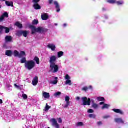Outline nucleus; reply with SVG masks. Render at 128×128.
<instances>
[{
	"label": "nucleus",
	"instance_id": "f257e3e1",
	"mask_svg": "<svg viewBox=\"0 0 128 128\" xmlns=\"http://www.w3.org/2000/svg\"><path fill=\"white\" fill-rule=\"evenodd\" d=\"M30 28L32 30V34H36V32H40V34H44V32H48V30L41 27H38V28H36V27L32 26L30 27Z\"/></svg>",
	"mask_w": 128,
	"mask_h": 128
},
{
	"label": "nucleus",
	"instance_id": "f03ea898",
	"mask_svg": "<svg viewBox=\"0 0 128 128\" xmlns=\"http://www.w3.org/2000/svg\"><path fill=\"white\" fill-rule=\"evenodd\" d=\"M36 66V62L34 60L28 61L25 64V67L28 70H32Z\"/></svg>",
	"mask_w": 128,
	"mask_h": 128
},
{
	"label": "nucleus",
	"instance_id": "7ed1b4c3",
	"mask_svg": "<svg viewBox=\"0 0 128 128\" xmlns=\"http://www.w3.org/2000/svg\"><path fill=\"white\" fill-rule=\"evenodd\" d=\"M50 70L52 74H56L58 72V66L55 64H50Z\"/></svg>",
	"mask_w": 128,
	"mask_h": 128
},
{
	"label": "nucleus",
	"instance_id": "20e7f679",
	"mask_svg": "<svg viewBox=\"0 0 128 128\" xmlns=\"http://www.w3.org/2000/svg\"><path fill=\"white\" fill-rule=\"evenodd\" d=\"M82 106H90L92 102L90 98L88 99L86 97H83L82 98Z\"/></svg>",
	"mask_w": 128,
	"mask_h": 128
},
{
	"label": "nucleus",
	"instance_id": "39448f33",
	"mask_svg": "<svg viewBox=\"0 0 128 128\" xmlns=\"http://www.w3.org/2000/svg\"><path fill=\"white\" fill-rule=\"evenodd\" d=\"M57 60L58 57H56V56H50L49 60L50 64H56V62Z\"/></svg>",
	"mask_w": 128,
	"mask_h": 128
},
{
	"label": "nucleus",
	"instance_id": "423d86ee",
	"mask_svg": "<svg viewBox=\"0 0 128 128\" xmlns=\"http://www.w3.org/2000/svg\"><path fill=\"white\" fill-rule=\"evenodd\" d=\"M4 32H5L6 34H8L10 32V28L0 26V34H2Z\"/></svg>",
	"mask_w": 128,
	"mask_h": 128
},
{
	"label": "nucleus",
	"instance_id": "0eeeda50",
	"mask_svg": "<svg viewBox=\"0 0 128 128\" xmlns=\"http://www.w3.org/2000/svg\"><path fill=\"white\" fill-rule=\"evenodd\" d=\"M40 0H33V2H34L33 8H34V10H38L42 8V7H40V6L38 4V2H40Z\"/></svg>",
	"mask_w": 128,
	"mask_h": 128
},
{
	"label": "nucleus",
	"instance_id": "6e6552de",
	"mask_svg": "<svg viewBox=\"0 0 128 128\" xmlns=\"http://www.w3.org/2000/svg\"><path fill=\"white\" fill-rule=\"evenodd\" d=\"M50 122H52L53 126H54L56 128H60V124H58L56 119L52 118L50 120Z\"/></svg>",
	"mask_w": 128,
	"mask_h": 128
},
{
	"label": "nucleus",
	"instance_id": "1a4fd4ad",
	"mask_svg": "<svg viewBox=\"0 0 128 128\" xmlns=\"http://www.w3.org/2000/svg\"><path fill=\"white\" fill-rule=\"evenodd\" d=\"M114 122L116 124H124V120L120 118H116L114 119Z\"/></svg>",
	"mask_w": 128,
	"mask_h": 128
},
{
	"label": "nucleus",
	"instance_id": "9d476101",
	"mask_svg": "<svg viewBox=\"0 0 128 128\" xmlns=\"http://www.w3.org/2000/svg\"><path fill=\"white\" fill-rule=\"evenodd\" d=\"M54 6H55V8L56 10V12H60V4L57 1H55L54 2Z\"/></svg>",
	"mask_w": 128,
	"mask_h": 128
},
{
	"label": "nucleus",
	"instance_id": "9b49d317",
	"mask_svg": "<svg viewBox=\"0 0 128 128\" xmlns=\"http://www.w3.org/2000/svg\"><path fill=\"white\" fill-rule=\"evenodd\" d=\"M47 48H50V50H52V52L56 51V45L52 44H48L47 46Z\"/></svg>",
	"mask_w": 128,
	"mask_h": 128
},
{
	"label": "nucleus",
	"instance_id": "f8f14e48",
	"mask_svg": "<svg viewBox=\"0 0 128 128\" xmlns=\"http://www.w3.org/2000/svg\"><path fill=\"white\" fill-rule=\"evenodd\" d=\"M112 111L114 112H116V114H119L121 116L124 115V112L120 109H113Z\"/></svg>",
	"mask_w": 128,
	"mask_h": 128
},
{
	"label": "nucleus",
	"instance_id": "ddd939ff",
	"mask_svg": "<svg viewBox=\"0 0 128 128\" xmlns=\"http://www.w3.org/2000/svg\"><path fill=\"white\" fill-rule=\"evenodd\" d=\"M38 84V76H36L32 81V84L33 86H36Z\"/></svg>",
	"mask_w": 128,
	"mask_h": 128
},
{
	"label": "nucleus",
	"instance_id": "4468645a",
	"mask_svg": "<svg viewBox=\"0 0 128 128\" xmlns=\"http://www.w3.org/2000/svg\"><path fill=\"white\" fill-rule=\"evenodd\" d=\"M42 96L45 98V100H48L50 98V93H48L46 92H42Z\"/></svg>",
	"mask_w": 128,
	"mask_h": 128
},
{
	"label": "nucleus",
	"instance_id": "2eb2a0df",
	"mask_svg": "<svg viewBox=\"0 0 128 128\" xmlns=\"http://www.w3.org/2000/svg\"><path fill=\"white\" fill-rule=\"evenodd\" d=\"M42 18L43 20H48V15L46 14H44L42 15Z\"/></svg>",
	"mask_w": 128,
	"mask_h": 128
},
{
	"label": "nucleus",
	"instance_id": "dca6fc26",
	"mask_svg": "<svg viewBox=\"0 0 128 128\" xmlns=\"http://www.w3.org/2000/svg\"><path fill=\"white\" fill-rule=\"evenodd\" d=\"M116 4H117L119 6H124V0L116 1Z\"/></svg>",
	"mask_w": 128,
	"mask_h": 128
},
{
	"label": "nucleus",
	"instance_id": "f3484780",
	"mask_svg": "<svg viewBox=\"0 0 128 128\" xmlns=\"http://www.w3.org/2000/svg\"><path fill=\"white\" fill-rule=\"evenodd\" d=\"M4 18H8V14L7 12H5L3 15L1 16L0 20H4Z\"/></svg>",
	"mask_w": 128,
	"mask_h": 128
},
{
	"label": "nucleus",
	"instance_id": "a211bd4d",
	"mask_svg": "<svg viewBox=\"0 0 128 128\" xmlns=\"http://www.w3.org/2000/svg\"><path fill=\"white\" fill-rule=\"evenodd\" d=\"M58 78L54 77V81H51L50 82V84H54V85L57 84H58Z\"/></svg>",
	"mask_w": 128,
	"mask_h": 128
},
{
	"label": "nucleus",
	"instance_id": "6ab92c4d",
	"mask_svg": "<svg viewBox=\"0 0 128 128\" xmlns=\"http://www.w3.org/2000/svg\"><path fill=\"white\" fill-rule=\"evenodd\" d=\"M12 40V36H6V42H10Z\"/></svg>",
	"mask_w": 128,
	"mask_h": 128
},
{
	"label": "nucleus",
	"instance_id": "aec40b11",
	"mask_svg": "<svg viewBox=\"0 0 128 128\" xmlns=\"http://www.w3.org/2000/svg\"><path fill=\"white\" fill-rule=\"evenodd\" d=\"M110 105L108 104H104L102 107V110H108L110 108Z\"/></svg>",
	"mask_w": 128,
	"mask_h": 128
},
{
	"label": "nucleus",
	"instance_id": "412c9836",
	"mask_svg": "<svg viewBox=\"0 0 128 128\" xmlns=\"http://www.w3.org/2000/svg\"><path fill=\"white\" fill-rule=\"evenodd\" d=\"M6 55L7 56H12V50H6Z\"/></svg>",
	"mask_w": 128,
	"mask_h": 128
},
{
	"label": "nucleus",
	"instance_id": "4be33fe9",
	"mask_svg": "<svg viewBox=\"0 0 128 128\" xmlns=\"http://www.w3.org/2000/svg\"><path fill=\"white\" fill-rule=\"evenodd\" d=\"M6 5L8 6H14V2H8V1H6Z\"/></svg>",
	"mask_w": 128,
	"mask_h": 128
},
{
	"label": "nucleus",
	"instance_id": "5701e85b",
	"mask_svg": "<svg viewBox=\"0 0 128 128\" xmlns=\"http://www.w3.org/2000/svg\"><path fill=\"white\" fill-rule=\"evenodd\" d=\"M26 52L24 51H21L19 54V58H22V56H25Z\"/></svg>",
	"mask_w": 128,
	"mask_h": 128
},
{
	"label": "nucleus",
	"instance_id": "b1692460",
	"mask_svg": "<svg viewBox=\"0 0 128 128\" xmlns=\"http://www.w3.org/2000/svg\"><path fill=\"white\" fill-rule=\"evenodd\" d=\"M65 84H66V86H72V82L71 80H67L65 82Z\"/></svg>",
	"mask_w": 128,
	"mask_h": 128
},
{
	"label": "nucleus",
	"instance_id": "393cba45",
	"mask_svg": "<svg viewBox=\"0 0 128 128\" xmlns=\"http://www.w3.org/2000/svg\"><path fill=\"white\" fill-rule=\"evenodd\" d=\"M6 88L7 90H8V92H11V90H12V86H10V84H7L6 86Z\"/></svg>",
	"mask_w": 128,
	"mask_h": 128
},
{
	"label": "nucleus",
	"instance_id": "a878e982",
	"mask_svg": "<svg viewBox=\"0 0 128 128\" xmlns=\"http://www.w3.org/2000/svg\"><path fill=\"white\" fill-rule=\"evenodd\" d=\"M92 108H94V110H98V105L96 103H92Z\"/></svg>",
	"mask_w": 128,
	"mask_h": 128
},
{
	"label": "nucleus",
	"instance_id": "bb28decb",
	"mask_svg": "<svg viewBox=\"0 0 128 128\" xmlns=\"http://www.w3.org/2000/svg\"><path fill=\"white\" fill-rule=\"evenodd\" d=\"M107 2L108 4H116V0H108Z\"/></svg>",
	"mask_w": 128,
	"mask_h": 128
},
{
	"label": "nucleus",
	"instance_id": "cd10ccee",
	"mask_svg": "<svg viewBox=\"0 0 128 128\" xmlns=\"http://www.w3.org/2000/svg\"><path fill=\"white\" fill-rule=\"evenodd\" d=\"M62 56H64V52H58V57L60 58Z\"/></svg>",
	"mask_w": 128,
	"mask_h": 128
},
{
	"label": "nucleus",
	"instance_id": "c85d7f7f",
	"mask_svg": "<svg viewBox=\"0 0 128 128\" xmlns=\"http://www.w3.org/2000/svg\"><path fill=\"white\" fill-rule=\"evenodd\" d=\"M15 26H18V28H22V24H20L18 22H16L15 24Z\"/></svg>",
	"mask_w": 128,
	"mask_h": 128
},
{
	"label": "nucleus",
	"instance_id": "c756f323",
	"mask_svg": "<svg viewBox=\"0 0 128 128\" xmlns=\"http://www.w3.org/2000/svg\"><path fill=\"white\" fill-rule=\"evenodd\" d=\"M14 56L18 57L20 58V52L16 50L14 51Z\"/></svg>",
	"mask_w": 128,
	"mask_h": 128
},
{
	"label": "nucleus",
	"instance_id": "7c9ffc66",
	"mask_svg": "<svg viewBox=\"0 0 128 128\" xmlns=\"http://www.w3.org/2000/svg\"><path fill=\"white\" fill-rule=\"evenodd\" d=\"M16 36H22V31H18L16 33Z\"/></svg>",
	"mask_w": 128,
	"mask_h": 128
},
{
	"label": "nucleus",
	"instance_id": "2f4dec72",
	"mask_svg": "<svg viewBox=\"0 0 128 128\" xmlns=\"http://www.w3.org/2000/svg\"><path fill=\"white\" fill-rule=\"evenodd\" d=\"M70 102H66V104L65 105H62V106L64 108H68L70 106Z\"/></svg>",
	"mask_w": 128,
	"mask_h": 128
},
{
	"label": "nucleus",
	"instance_id": "473e14b6",
	"mask_svg": "<svg viewBox=\"0 0 128 128\" xmlns=\"http://www.w3.org/2000/svg\"><path fill=\"white\" fill-rule=\"evenodd\" d=\"M84 123L82 122H78L76 123V126L80 127V126H83Z\"/></svg>",
	"mask_w": 128,
	"mask_h": 128
},
{
	"label": "nucleus",
	"instance_id": "72a5a7b5",
	"mask_svg": "<svg viewBox=\"0 0 128 128\" xmlns=\"http://www.w3.org/2000/svg\"><path fill=\"white\" fill-rule=\"evenodd\" d=\"M28 31H22V36H24V38H26V36H28Z\"/></svg>",
	"mask_w": 128,
	"mask_h": 128
},
{
	"label": "nucleus",
	"instance_id": "f704fd0d",
	"mask_svg": "<svg viewBox=\"0 0 128 128\" xmlns=\"http://www.w3.org/2000/svg\"><path fill=\"white\" fill-rule=\"evenodd\" d=\"M64 78H65L66 80H72V78H70V75H68V74H66Z\"/></svg>",
	"mask_w": 128,
	"mask_h": 128
},
{
	"label": "nucleus",
	"instance_id": "c9c22d12",
	"mask_svg": "<svg viewBox=\"0 0 128 128\" xmlns=\"http://www.w3.org/2000/svg\"><path fill=\"white\" fill-rule=\"evenodd\" d=\"M82 92H88V86H84L82 88Z\"/></svg>",
	"mask_w": 128,
	"mask_h": 128
},
{
	"label": "nucleus",
	"instance_id": "e433bc0d",
	"mask_svg": "<svg viewBox=\"0 0 128 128\" xmlns=\"http://www.w3.org/2000/svg\"><path fill=\"white\" fill-rule=\"evenodd\" d=\"M26 62V58H24L22 59H21L20 62L21 64H26V62Z\"/></svg>",
	"mask_w": 128,
	"mask_h": 128
},
{
	"label": "nucleus",
	"instance_id": "4c0bfd02",
	"mask_svg": "<svg viewBox=\"0 0 128 128\" xmlns=\"http://www.w3.org/2000/svg\"><path fill=\"white\" fill-rule=\"evenodd\" d=\"M34 60L36 62L37 64H40V58L38 57H36L34 58Z\"/></svg>",
	"mask_w": 128,
	"mask_h": 128
},
{
	"label": "nucleus",
	"instance_id": "58836bf2",
	"mask_svg": "<svg viewBox=\"0 0 128 128\" xmlns=\"http://www.w3.org/2000/svg\"><path fill=\"white\" fill-rule=\"evenodd\" d=\"M98 102H104V98L102 97H98L97 98Z\"/></svg>",
	"mask_w": 128,
	"mask_h": 128
},
{
	"label": "nucleus",
	"instance_id": "ea45409f",
	"mask_svg": "<svg viewBox=\"0 0 128 128\" xmlns=\"http://www.w3.org/2000/svg\"><path fill=\"white\" fill-rule=\"evenodd\" d=\"M88 116L90 118H96V116L94 114H89Z\"/></svg>",
	"mask_w": 128,
	"mask_h": 128
},
{
	"label": "nucleus",
	"instance_id": "a19ab883",
	"mask_svg": "<svg viewBox=\"0 0 128 128\" xmlns=\"http://www.w3.org/2000/svg\"><path fill=\"white\" fill-rule=\"evenodd\" d=\"M62 94V92H56L54 94V96H55L56 98H58V96H60Z\"/></svg>",
	"mask_w": 128,
	"mask_h": 128
},
{
	"label": "nucleus",
	"instance_id": "79ce46f5",
	"mask_svg": "<svg viewBox=\"0 0 128 128\" xmlns=\"http://www.w3.org/2000/svg\"><path fill=\"white\" fill-rule=\"evenodd\" d=\"M70 98L68 96H66L65 98V100L66 102H70Z\"/></svg>",
	"mask_w": 128,
	"mask_h": 128
},
{
	"label": "nucleus",
	"instance_id": "37998d69",
	"mask_svg": "<svg viewBox=\"0 0 128 128\" xmlns=\"http://www.w3.org/2000/svg\"><path fill=\"white\" fill-rule=\"evenodd\" d=\"M32 24H34V25H36L38 24V20H34L32 22Z\"/></svg>",
	"mask_w": 128,
	"mask_h": 128
},
{
	"label": "nucleus",
	"instance_id": "c03bdc74",
	"mask_svg": "<svg viewBox=\"0 0 128 128\" xmlns=\"http://www.w3.org/2000/svg\"><path fill=\"white\" fill-rule=\"evenodd\" d=\"M50 106H48V104H46V107L45 108V112H48V110H50Z\"/></svg>",
	"mask_w": 128,
	"mask_h": 128
},
{
	"label": "nucleus",
	"instance_id": "a18cd8bd",
	"mask_svg": "<svg viewBox=\"0 0 128 128\" xmlns=\"http://www.w3.org/2000/svg\"><path fill=\"white\" fill-rule=\"evenodd\" d=\"M110 115H106L103 116V118L104 120H108V118H110Z\"/></svg>",
	"mask_w": 128,
	"mask_h": 128
},
{
	"label": "nucleus",
	"instance_id": "49530a36",
	"mask_svg": "<svg viewBox=\"0 0 128 128\" xmlns=\"http://www.w3.org/2000/svg\"><path fill=\"white\" fill-rule=\"evenodd\" d=\"M88 114H94V111L92 109H89L88 111Z\"/></svg>",
	"mask_w": 128,
	"mask_h": 128
},
{
	"label": "nucleus",
	"instance_id": "de8ad7c7",
	"mask_svg": "<svg viewBox=\"0 0 128 128\" xmlns=\"http://www.w3.org/2000/svg\"><path fill=\"white\" fill-rule=\"evenodd\" d=\"M22 98H24V100H28V96L26 94H23L22 95Z\"/></svg>",
	"mask_w": 128,
	"mask_h": 128
},
{
	"label": "nucleus",
	"instance_id": "09e8293b",
	"mask_svg": "<svg viewBox=\"0 0 128 128\" xmlns=\"http://www.w3.org/2000/svg\"><path fill=\"white\" fill-rule=\"evenodd\" d=\"M102 18H104V20H108V15H104L102 16Z\"/></svg>",
	"mask_w": 128,
	"mask_h": 128
},
{
	"label": "nucleus",
	"instance_id": "8fccbe9b",
	"mask_svg": "<svg viewBox=\"0 0 128 128\" xmlns=\"http://www.w3.org/2000/svg\"><path fill=\"white\" fill-rule=\"evenodd\" d=\"M14 86L16 88H18V90H20V86H18L16 84H14Z\"/></svg>",
	"mask_w": 128,
	"mask_h": 128
},
{
	"label": "nucleus",
	"instance_id": "3c124183",
	"mask_svg": "<svg viewBox=\"0 0 128 128\" xmlns=\"http://www.w3.org/2000/svg\"><path fill=\"white\" fill-rule=\"evenodd\" d=\"M58 122L59 124H62V118H59L58 119Z\"/></svg>",
	"mask_w": 128,
	"mask_h": 128
},
{
	"label": "nucleus",
	"instance_id": "603ef678",
	"mask_svg": "<svg viewBox=\"0 0 128 128\" xmlns=\"http://www.w3.org/2000/svg\"><path fill=\"white\" fill-rule=\"evenodd\" d=\"M68 24H64L63 25H62V27L64 28H66V26H68Z\"/></svg>",
	"mask_w": 128,
	"mask_h": 128
},
{
	"label": "nucleus",
	"instance_id": "864d4df0",
	"mask_svg": "<svg viewBox=\"0 0 128 128\" xmlns=\"http://www.w3.org/2000/svg\"><path fill=\"white\" fill-rule=\"evenodd\" d=\"M97 124H98V126H102V122H97Z\"/></svg>",
	"mask_w": 128,
	"mask_h": 128
},
{
	"label": "nucleus",
	"instance_id": "5fc2aeb1",
	"mask_svg": "<svg viewBox=\"0 0 128 128\" xmlns=\"http://www.w3.org/2000/svg\"><path fill=\"white\" fill-rule=\"evenodd\" d=\"M76 100H78V102H79L80 100V97H76Z\"/></svg>",
	"mask_w": 128,
	"mask_h": 128
},
{
	"label": "nucleus",
	"instance_id": "6e6d98bb",
	"mask_svg": "<svg viewBox=\"0 0 128 128\" xmlns=\"http://www.w3.org/2000/svg\"><path fill=\"white\" fill-rule=\"evenodd\" d=\"M53 2H54V0H49L50 4H52Z\"/></svg>",
	"mask_w": 128,
	"mask_h": 128
},
{
	"label": "nucleus",
	"instance_id": "4d7b16f0",
	"mask_svg": "<svg viewBox=\"0 0 128 128\" xmlns=\"http://www.w3.org/2000/svg\"><path fill=\"white\" fill-rule=\"evenodd\" d=\"M104 102H100V106H104Z\"/></svg>",
	"mask_w": 128,
	"mask_h": 128
},
{
	"label": "nucleus",
	"instance_id": "13d9d810",
	"mask_svg": "<svg viewBox=\"0 0 128 128\" xmlns=\"http://www.w3.org/2000/svg\"><path fill=\"white\" fill-rule=\"evenodd\" d=\"M89 88H90V90H92V86H89Z\"/></svg>",
	"mask_w": 128,
	"mask_h": 128
},
{
	"label": "nucleus",
	"instance_id": "bf43d9fd",
	"mask_svg": "<svg viewBox=\"0 0 128 128\" xmlns=\"http://www.w3.org/2000/svg\"><path fill=\"white\" fill-rule=\"evenodd\" d=\"M103 12H106V8H102Z\"/></svg>",
	"mask_w": 128,
	"mask_h": 128
},
{
	"label": "nucleus",
	"instance_id": "052dcab7",
	"mask_svg": "<svg viewBox=\"0 0 128 128\" xmlns=\"http://www.w3.org/2000/svg\"><path fill=\"white\" fill-rule=\"evenodd\" d=\"M2 104V100H0V104Z\"/></svg>",
	"mask_w": 128,
	"mask_h": 128
},
{
	"label": "nucleus",
	"instance_id": "680f3d73",
	"mask_svg": "<svg viewBox=\"0 0 128 128\" xmlns=\"http://www.w3.org/2000/svg\"><path fill=\"white\" fill-rule=\"evenodd\" d=\"M54 26H58V24H54Z\"/></svg>",
	"mask_w": 128,
	"mask_h": 128
},
{
	"label": "nucleus",
	"instance_id": "e2e57ef3",
	"mask_svg": "<svg viewBox=\"0 0 128 128\" xmlns=\"http://www.w3.org/2000/svg\"><path fill=\"white\" fill-rule=\"evenodd\" d=\"M92 104L94 103V100H92Z\"/></svg>",
	"mask_w": 128,
	"mask_h": 128
},
{
	"label": "nucleus",
	"instance_id": "0e129e2a",
	"mask_svg": "<svg viewBox=\"0 0 128 128\" xmlns=\"http://www.w3.org/2000/svg\"><path fill=\"white\" fill-rule=\"evenodd\" d=\"M0 8H2V6L0 5Z\"/></svg>",
	"mask_w": 128,
	"mask_h": 128
},
{
	"label": "nucleus",
	"instance_id": "69168bd1",
	"mask_svg": "<svg viewBox=\"0 0 128 128\" xmlns=\"http://www.w3.org/2000/svg\"><path fill=\"white\" fill-rule=\"evenodd\" d=\"M116 128H121V127H117Z\"/></svg>",
	"mask_w": 128,
	"mask_h": 128
},
{
	"label": "nucleus",
	"instance_id": "338daca9",
	"mask_svg": "<svg viewBox=\"0 0 128 128\" xmlns=\"http://www.w3.org/2000/svg\"><path fill=\"white\" fill-rule=\"evenodd\" d=\"M3 0L4 2H6V0Z\"/></svg>",
	"mask_w": 128,
	"mask_h": 128
},
{
	"label": "nucleus",
	"instance_id": "774afa93",
	"mask_svg": "<svg viewBox=\"0 0 128 128\" xmlns=\"http://www.w3.org/2000/svg\"><path fill=\"white\" fill-rule=\"evenodd\" d=\"M48 128H50V127H48Z\"/></svg>",
	"mask_w": 128,
	"mask_h": 128
}]
</instances>
